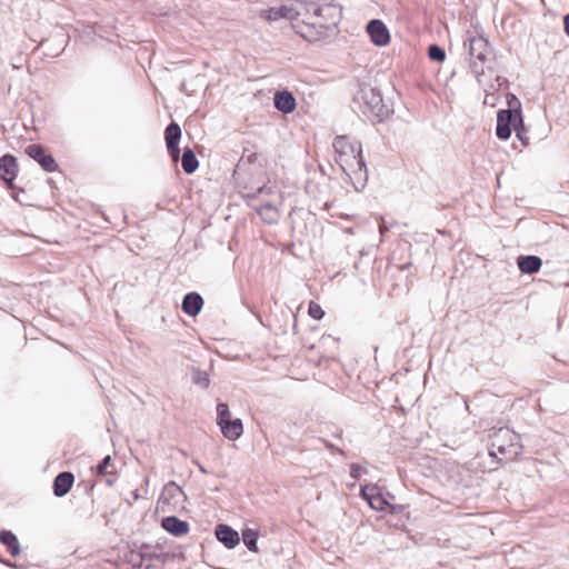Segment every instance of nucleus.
Wrapping results in <instances>:
<instances>
[{
    "label": "nucleus",
    "mask_w": 569,
    "mask_h": 569,
    "mask_svg": "<svg viewBox=\"0 0 569 569\" xmlns=\"http://www.w3.org/2000/svg\"><path fill=\"white\" fill-rule=\"evenodd\" d=\"M24 152L47 172H54L58 170V163L53 156L49 153L41 144L32 143L27 146Z\"/></svg>",
    "instance_id": "nucleus-7"
},
{
    "label": "nucleus",
    "mask_w": 569,
    "mask_h": 569,
    "mask_svg": "<svg viewBox=\"0 0 569 569\" xmlns=\"http://www.w3.org/2000/svg\"><path fill=\"white\" fill-rule=\"evenodd\" d=\"M355 102L360 112L372 123L382 122L392 113L391 106L383 101L380 90L370 86L360 88Z\"/></svg>",
    "instance_id": "nucleus-2"
},
{
    "label": "nucleus",
    "mask_w": 569,
    "mask_h": 569,
    "mask_svg": "<svg viewBox=\"0 0 569 569\" xmlns=\"http://www.w3.org/2000/svg\"><path fill=\"white\" fill-rule=\"evenodd\" d=\"M19 166L14 156L7 153L0 158V178L11 177L16 179L18 177Z\"/></svg>",
    "instance_id": "nucleus-17"
},
{
    "label": "nucleus",
    "mask_w": 569,
    "mask_h": 569,
    "mask_svg": "<svg viewBox=\"0 0 569 569\" xmlns=\"http://www.w3.org/2000/svg\"><path fill=\"white\" fill-rule=\"evenodd\" d=\"M272 192H273V189L271 187L261 186L254 192L246 193V197L254 199V198L263 196V194H271Z\"/></svg>",
    "instance_id": "nucleus-36"
},
{
    "label": "nucleus",
    "mask_w": 569,
    "mask_h": 569,
    "mask_svg": "<svg viewBox=\"0 0 569 569\" xmlns=\"http://www.w3.org/2000/svg\"><path fill=\"white\" fill-rule=\"evenodd\" d=\"M66 46L64 38H42L33 50L41 51L44 57L56 58L64 50Z\"/></svg>",
    "instance_id": "nucleus-10"
},
{
    "label": "nucleus",
    "mask_w": 569,
    "mask_h": 569,
    "mask_svg": "<svg viewBox=\"0 0 569 569\" xmlns=\"http://www.w3.org/2000/svg\"><path fill=\"white\" fill-rule=\"evenodd\" d=\"M142 553L143 560L146 563V569H150L156 567L157 565H163L167 561L168 555L163 552H158L156 549H152L148 545H142Z\"/></svg>",
    "instance_id": "nucleus-18"
},
{
    "label": "nucleus",
    "mask_w": 569,
    "mask_h": 569,
    "mask_svg": "<svg viewBox=\"0 0 569 569\" xmlns=\"http://www.w3.org/2000/svg\"><path fill=\"white\" fill-rule=\"evenodd\" d=\"M480 86H481L483 89H485V87H487L488 92H496L497 90H499V88H497L496 82H489V83H487V82L485 81V76L482 77V84H480Z\"/></svg>",
    "instance_id": "nucleus-41"
},
{
    "label": "nucleus",
    "mask_w": 569,
    "mask_h": 569,
    "mask_svg": "<svg viewBox=\"0 0 569 569\" xmlns=\"http://www.w3.org/2000/svg\"><path fill=\"white\" fill-rule=\"evenodd\" d=\"M181 166L183 171L188 174L193 173L198 169L199 161L190 148H184L181 156Z\"/></svg>",
    "instance_id": "nucleus-22"
},
{
    "label": "nucleus",
    "mask_w": 569,
    "mask_h": 569,
    "mask_svg": "<svg viewBox=\"0 0 569 569\" xmlns=\"http://www.w3.org/2000/svg\"><path fill=\"white\" fill-rule=\"evenodd\" d=\"M257 212L261 219L269 224L276 223L279 219V212L277 208L270 202H266L258 207Z\"/></svg>",
    "instance_id": "nucleus-23"
},
{
    "label": "nucleus",
    "mask_w": 569,
    "mask_h": 569,
    "mask_svg": "<svg viewBox=\"0 0 569 569\" xmlns=\"http://www.w3.org/2000/svg\"><path fill=\"white\" fill-rule=\"evenodd\" d=\"M489 438V453L498 461L512 460L522 451L520 436L509 428L493 430Z\"/></svg>",
    "instance_id": "nucleus-3"
},
{
    "label": "nucleus",
    "mask_w": 569,
    "mask_h": 569,
    "mask_svg": "<svg viewBox=\"0 0 569 569\" xmlns=\"http://www.w3.org/2000/svg\"><path fill=\"white\" fill-rule=\"evenodd\" d=\"M214 535L218 541L223 543L228 549H233L239 545V533L228 525H218L214 529Z\"/></svg>",
    "instance_id": "nucleus-12"
},
{
    "label": "nucleus",
    "mask_w": 569,
    "mask_h": 569,
    "mask_svg": "<svg viewBox=\"0 0 569 569\" xmlns=\"http://www.w3.org/2000/svg\"><path fill=\"white\" fill-rule=\"evenodd\" d=\"M508 109L515 114H522L521 113V102L520 100L513 94V93H507L506 96Z\"/></svg>",
    "instance_id": "nucleus-31"
},
{
    "label": "nucleus",
    "mask_w": 569,
    "mask_h": 569,
    "mask_svg": "<svg viewBox=\"0 0 569 569\" xmlns=\"http://www.w3.org/2000/svg\"><path fill=\"white\" fill-rule=\"evenodd\" d=\"M495 82L497 84V88H501L508 84V80L505 77L496 76Z\"/></svg>",
    "instance_id": "nucleus-42"
},
{
    "label": "nucleus",
    "mask_w": 569,
    "mask_h": 569,
    "mask_svg": "<svg viewBox=\"0 0 569 569\" xmlns=\"http://www.w3.org/2000/svg\"><path fill=\"white\" fill-rule=\"evenodd\" d=\"M516 126H522V114H515L510 110L498 111L496 134L499 139H509Z\"/></svg>",
    "instance_id": "nucleus-6"
},
{
    "label": "nucleus",
    "mask_w": 569,
    "mask_h": 569,
    "mask_svg": "<svg viewBox=\"0 0 569 569\" xmlns=\"http://www.w3.org/2000/svg\"><path fill=\"white\" fill-rule=\"evenodd\" d=\"M228 420H232L229 406L224 402H219L217 405V425L220 427Z\"/></svg>",
    "instance_id": "nucleus-26"
},
{
    "label": "nucleus",
    "mask_w": 569,
    "mask_h": 569,
    "mask_svg": "<svg viewBox=\"0 0 569 569\" xmlns=\"http://www.w3.org/2000/svg\"><path fill=\"white\" fill-rule=\"evenodd\" d=\"M180 495H183L182 489L174 481H170L163 487V490L159 497L158 502L169 505L171 501H174L177 497Z\"/></svg>",
    "instance_id": "nucleus-21"
},
{
    "label": "nucleus",
    "mask_w": 569,
    "mask_h": 569,
    "mask_svg": "<svg viewBox=\"0 0 569 569\" xmlns=\"http://www.w3.org/2000/svg\"><path fill=\"white\" fill-rule=\"evenodd\" d=\"M387 501L382 497L380 490L370 500V507L375 510H383Z\"/></svg>",
    "instance_id": "nucleus-35"
},
{
    "label": "nucleus",
    "mask_w": 569,
    "mask_h": 569,
    "mask_svg": "<svg viewBox=\"0 0 569 569\" xmlns=\"http://www.w3.org/2000/svg\"><path fill=\"white\" fill-rule=\"evenodd\" d=\"M368 36H390L388 28L380 19H372L366 26Z\"/></svg>",
    "instance_id": "nucleus-24"
},
{
    "label": "nucleus",
    "mask_w": 569,
    "mask_h": 569,
    "mask_svg": "<svg viewBox=\"0 0 569 569\" xmlns=\"http://www.w3.org/2000/svg\"><path fill=\"white\" fill-rule=\"evenodd\" d=\"M74 476L72 472H60L53 480V493L56 497H64L72 488Z\"/></svg>",
    "instance_id": "nucleus-13"
},
{
    "label": "nucleus",
    "mask_w": 569,
    "mask_h": 569,
    "mask_svg": "<svg viewBox=\"0 0 569 569\" xmlns=\"http://www.w3.org/2000/svg\"><path fill=\"white\" fill-rule=\"evenodd\" d=\"M485 93L483 103L486 106L495 107L499 100V96L496 92H488L487 87H485Z\"/></svg>",
    "instance_id": "nucleus-37"
},
{
    "label": "nucleus",
    "mask_w": 569,
    "mask_h": 569,
    "mask_svg": "<svg viewBox=\"0 0 569 569\" xmlns=\"http://www.w3.org/2000/svg\"><path fill=\"white\" fill-rule=\"evenodd\" d=\"M332 147L337 153L336 161L343 172L359 177L363 173V178H367V164L359 142H351L348 137L338 136Z\"/></svg>",
    "instance_id": "nucleus-1"
},
{
    "label": "nucleus",
    "mask_w": 569,
    "mask_h": 569,
    "mask_svg": "<svg viewBox=\"0 0 569 569\" xmlns=\"http://www.w3.org/2000/svg\"><path fill=\"white\" fill-rule=\"evenodd\" d=\"M366 472V469L360 467L359 465L357 463H352L350 466V477L353 478V479H359V477L361 476V473Z\"/></svg>",
    "instance_id": "nucleus-39"
},
{
    "label": "nucleus",
    "mask_w": 569,
    "mask_h": 569,
    "mask_svg": "<svg viewBox=\"0 0 569 569\" xmlns=\"http://www.w3.org/2000/svg\"><path fill=\"white\" fill-rule=\"evenodd\" d=\"M302 13L301 10L292 6H280L262 11L261 16L268 21H278L280 19L295 20Z\"/></svg>",
    "instance_id": "nucleus-9"
},
{
    "label": "nucleus",
    "mask_w": 569,
    "mask_h": 569,
    "mask_svg": "<svg viewBox=\"0 0 569 569\" xmlns=\"http://www.w3.org/2000/svg\"><path fill=\"white\" fill-rule=\"evenodd\" d=\"M311 3H313V2H312V1H310V2L301 3V6H302V9H303L305 13H310V12H312V13H313V9H312Z\"/></svg>",
    "instance_id": "nucleus-44"
},
{
    "label": "nucleus",
    "mask_w": 569,
    "mask_h": 569,
    "mask_svg": "<svg viewBox=\"0 0 569 569\" xmlns=\"http://www.w3.org/2000/svg\"><path fill=\"white\" fill-rule=\"evenodd\" d=\"M379 491V487L377 485H366L361 487L360 495L361 497L368 501L370 505V500L372 497Z\"/></svg>",
    "instance_id": "nucleus-32"
},
{
    "label": "nucleus",
    "mask_w": 569,
    "mask_h": 569,
    "mask_svg": "<svg viewBox=\"0 0 569 569\" xmlns=\"http://www.w3.org/2000/svg\"><path fill=\"white\" fill-rule=\"evenodd\" d=\"M162 528L176 537H181L188 533L189 523L174 516H169L162 519Z\"/></svg>",
    "instance_id": "nucleus-15"
},
{
    "label": "nucleus",
    "mask_w": 569,
    "mask_h": 569,
    "mask_svg": "<svg viewBox=\"0 0 569 569\" xmlns=\"http://www.w3.org/2000/svg\"><path fill=\"white\" fill-rule=\"evenodd\" d=\"M199 468L201 472L207 473V470L202 466H200Z\"/></svg>",
    "instance_id": "nucleus-49"
},
{
    "label": "nucleus",
    "mask_w": 569,
    "mask_h": 569,
    "mask_svg": "<svg viewBox=\"0 0 569 569\" xmlns=\"http://www.w3.org/2000/svg\"><path fill=\"white\" fill-rule=\"evenodd\" d=\"M517 266L522 273L532 274L540 270L542 260L538 256H519L517 258Z\"/></svg>",
    "instance_id": "nucleus-16"
},
{
    "label": "nucleus",
    "mask_w": 569,
    "mask_h": 569,
    "mask_svg": "<svg viewBox=\"0 0 569 569\" xmlns=\"http://www.w3.org/2000/svg\"><path fill=\"white\" fill-rule=\"evenodd\" d=\"M127 561L134 568H146V563L143 560V553H142V547L139 551H130V553L127 556Z\"/></svg>",
    "instance_id": "nucleus-28"
},
{
    "label": "nucleus",
    "mask_w": 569,
    "mask_h": 569,
    "mask_svg": "<svg viewBox=\"0 0 569 569\" xmlns=\"http://www.w3.org/2000/svg\"><path fill=\"white\" fill-rule=\"evenodd\" d=\"M325 446L330 450H337L339 453L343 455V451L341 449L336 448L332 443H330L327 440H323Z\"/></svg>",
    "instance_id": "nucleus-46"
},
{
    "label": "nucleus",
    "mask_w": 569,
    "mask_h": 569,
    "mask_svg": "<svg viewBox=\"0 0 569 569\" xmlns=\"http://www.w3.org/2000/svg\"><path fill=\"white\" fill-rule=\"evenodd\" d=\"M563 30L569 36V13L563 17Z\"/></svg>",
    "instance_id": "nucleus-45"
},
{
    "label": "nucleus",
    "mask_w": 569,
    "mask_h": 569,
    "mask_svg": "<svg viewBox=\"0 0 569 569\" xmlns=\"http://www.w3.org/2000/svg\"><path fill=\"white\" fill-rule=\"evenodd\" d=\"M164 139L167 143L168 153L173 161L180 158L179 141L181 139V128L177 122H171L164 130Z\"/></svg>",
    "instance_id": "nucleus-8"
},
{
    "label": "nucleus",
    "mask_w": 569,
    "mask_h": 569,
    "mask_svg": "<svg viewBox=\"0 0 569 569\" xmlns=\"http://www.w3.org/2000/svg\"><path fill=\"white\" fill-rule=\"evenodd\" d=\"M391 38H370L371 42L378 47L388 46Z\"/></svg>",
    "instance_id": "nucleus-40"
},
{
    "label": "nucleus",
    "mask_w": 569,
    "mask_h": 569,
    "mask_svg": "<svg viewBox=\"0 0 569 569\" xmlns=\"http://www.w3.org/2000/svg\"><path fill=\"white\" fill-rule=\"evenodd\" d=\"M222 435L229 440H237L243 433V423L240 418L228 420L220 426Z\"/></svg>",
    "instance_id": "nucleus-19"
},
{
    "label": "nucleus",
    "mask_w": 569,
    "mask_h": 569,
    "mask_svg": "<svg viewBox=\"0 0 569 569\" xmlns=\"http://www.w3.org/2000/svg\"><path fill=\"white\" fill-rule=\"evenodd\" d=\"M388 230V228L383 224V222H381L379 224V231L381 234H383L386 231Z\"/></svg>",
    "instance_id": "nucleus-48"
},
{
    "label": "nucleus",
    "mask_w": 569,
    "mask_h": 569,
    "mask_svg": "<svg viewBox=\"0 0 569 569\" xmlns=\"http://www.w3.org/2000/svg\"><path fill=\"white\" fill-rule=\"evenodd\" d=\"M308 313L311 318L316 320H320L325 316V311L320 307V305L316 303L315 301H310L308 307Z\"/></svg>",
    "instance_id": "nucleus-34"
},
{
    "label": "nucleus",
    "mask_w": 569,
    "mask_h": 569,
    "mask_svg": "<svg viewBox=\"0 0 569 569\" xmlns=\"http://www.w3.org/2000/svg\"><path fill=\"white\" fill-rule=\"evenodd\" d=\"M192 380L196 385L201 386L202 388H208L210 385L208 373L200 369H193Z\"/></svg>",
    "instance_id": "nucleus-30"
},
{
    "label": "nucleus",
    "mask_w": 569,
    "mask_h": 569,
    "mask_svg": "<svg viewBox=\"0 0 569 569\" xmlns=\"http://www.w3.org/2000/svg\"><path fill=\"white\" fill-rule=\"evenodd\" d=\"M242 540L246 547L253 552H258V531L254 529H244L242 531Z\"/></svg>",
    "instance_id": "nucleus-25"
},
{
    "label": "nucleus",
    "mask_w": 569,
    "mask_h": 569,
    "mask_svg": "<svg viewBox=\"0 0 569 569\" xmlns=\"http://www.w3.org/2000/svg\"><path fill=\"white\" fill-rule=\"evenodd\" d=\"M313 9V16L323 21L312 22V26H318L326 30H330L331 27H337L342 17L341 7L335 2L328 3H311Z\"/></svg>",
    "instance_id": "nucleus-5"
},
{
    "label": "nucleus",
    "mask_w": 569,
    "mask_h": 569,
    "mask_svg": "<svg viewBox=\"0 0 569 569\" xmlns=\"http://www.w3.org/2000/svg\"><path fill=\"white\" fill-rule=\"evenodd\" d=\"M2 180L6 182L8 190L11 191L13 199L16 201H18L19 203L24 204L26 203L24 199L19 198V192L17 191V190H19L20 192H24V190L22 188H18L16 186L14 179H11V177H6V178H2Z\"/></svg>",
    "instance_id": "nucleus-29"
},
{
    "label": "nucleus",
    "mask_w": 569,
    "mask_h": 569,
    "mask_svg": "<svg viewBox=\"0 0 569 569\" xmlns=\"http://www.w3.org/2000/svg\"><path fill=\"white\" fill-rule=\"evenodd\" d=\"M0 542L8 548V551L12 557H18L20 555V542L12 531L0 530Z\"/></svg>",
    "instance_id": "nucleus-20"
},
{
    "label": "nucleus",
    "mask_w": 569,
    "mask_h": 569,
    "mask_svg": "<svg viewBox=\"0 0 569 569\" xmlns=\"http://www.w3.org/2000/svg\"><path fill=\"white\" fill-rule=\"evenodd\" d=\"M17 191L19 192V198H21L23 192H20L19 190H17Z\"/></svg>",
    "instance_id": "nucleus-50"
},
{
    "label": "nucleus",
    "mask_w": 569,
    "mask_h": 569,
    "mask_svg": "<svg viewBox=\"0 0 569 569\" xmlns=\"http://www.w3.org/2000/svg\"><path fill=\"white\" fill-rule=\"evenodd\" d=\"M112 465V458L111 456H106L96 467V472L100 476L104 475H111V471H108L107 469Z\"/></svg>",
    "instance_id": "nucleus-33"
},
{
    "label": "nucleus",
    "mask_w": 569,
    "mask_h": 569,
    "mask_svg": "<svg viewBox=\"0 0 569 569\" xmlns=\"http://www.w3.org/2000/svg\"><path fill=\"white\" fill-rule=\"evenodd\" d=\"M468 48L470 57V68L479 84H482L485 74L483 64L493 58V49L488 38H468L463 43Z\"/></svg>",
    "instance_id": "nucleus-4"
},
{
    "label": "nucleus",
    "mask_w": 569,
    "mask_h": 569,
    "mask_svg": "<svg viewBox=\"0 0 569 569\" xmlns=\"http://www.w3.org/2000/svg\"><path fill=\"white\" fill-rule=\"evenodd\" d=\"M203 307V298L198 292H189L183 297L181 309L188 316H197Z\"/></svg>",
    "instance_id": "nucleus-14"
},
{
    "label": "nucleus",
    "mask_w": 569,
    "mask_h": 569,
    "mask_svg": "<svg viewBox=\"0 0 569 569\" xmlns=\"http://www.w3.org/2000/svg\"><path fill=\"white\" fill-rule=\"evenodd\" d=\"M104 477H107V478H106V483H107L108 486H112V485L114 483V481H116V476H114V472H113V471H111V475H104Z\"/></svg>",
    "instance_id": "nucleus-43"
},
{
    "label": "nucleus",
    "mask_w": 569,
    "mask_h": 569,
    "mask_svg": "<svg viewBox=\"0 0 569 569\" xmlns=\"http://www.w3.org/2000/svg\"><path fill=\"white\" fill-rule=\"evenodd\" d=\"M0 561L7 566V567H10V568H17V565L11 562L10 560H6V559H0Z\"/></svg>",
    "instance_id": "nucleus-47"
},
{
    "label": "nucleus",
    "mask_w": 569,
    "mask_h": 569,
    "mask_svg": "<svg viewBox=\"0 0 569 569\" xmlns=\"http://www.w3.org/2000/svg\"><path fill=\"white\" fill-rule=\"evenodd\" d=\"M428 57L436 62H443L446 60V51L438 44H430L428 47Z\"/></svg>",
    "instance_id": "nucleus-27"
},
{
    "label": "nucleus",
    "mask_w": 569,
    "mask_h": 569,
    "mask_svg": "<svg viewBox=\"0 0 569 569\" xmlns=\"http://www.w3.org/2000/svg\"><path fill=\"white\" fill-rule=\"evenodd\" d=\"M515 131H516L518 139L525 146H527L529 143V138L527 136V129L525 128V123L522 122V126H516Z\"/></svg>",
    "instance_id": "nucleus-38"
},
{
    "label": "nucleus",
    "mask_w": 569,
    "mask_h": 569,
    "mask_svg": "<svg viewBox=\"0 0 569 569\" xmlns=\"http://www.w3.org/2000/svg\"><path fill=\"white\" fill-rule=\"evenodd\" d=\"M273 106L278 111L287 114L295 111L297 101L292 92L288 90H279L273 94Z\"/></svg>",
    "instance_id": "nucleus-11"
}]
</instances>
